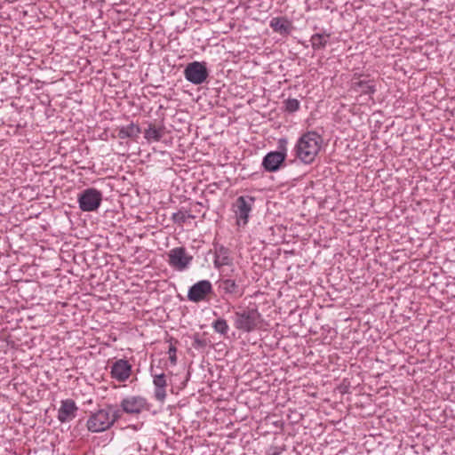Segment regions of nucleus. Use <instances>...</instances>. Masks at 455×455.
<instances>
[{"label":"nucleus","mask_w":455,"mask_h":455,"mask_svg":"<svg viewBox=\"0 0 455 455\" xmlns=\"http://www.w3.org/2000/svg\"><path fill=\"white\" fill-rule=\"evenodd\" d=\"M140 132V127L133 124V123H131L130 124L126 125V126H122L118 129V138L119 139H127V138H135L137 137Z\"/></svg>","instance_id":"f3484780"},{"label":"nucleus","mask_w":455,"mask_h":455,"mask_svg":"<svg viewBox=\"0 0 455 455\" xmlns=\"http://www.w3.org/2000/svg\"><path fill=\"white\" fill-rule=\"evenodd\" d=\"M207 345L206 340L200 339L198 335H195L193 339V347L195 348H204Z\"/></svg>","instance_id":"393cba45"},{"label":"nucleus","mask_w":455,"mask_h":455,"mask_svg":"<svg viewBox=\"0 0 455 455\" xmlns=\"http://www.w3.org/2000/svg\"><path fill=\"white\" fill-rule=\"evenodd\" d=\"M153 383L156 387H166V377L164 373L153 375Z\"/></svg>","instance_id":"5701e85b"},{"label":"nucleus","mask_w":455,"mask_h":455,"mask_svg":"<svg viewBox=\"0 0 455 455\" xmlns=\"http://www.w3.org/2000/svg\"><path fill=\"white\" fill-rule=\"evenodd\" d=\"M232 259L229 257L228 249L220 246L215 251L214 266L219 268L223 266L231 265Z\"/></svg>","instance_id":"2eb2a0df"},{"label":"nucleus","mask_w":455,"mask_h":455,"mask_svg":"<svg viewBox=\"0 0 455 455\" xmlns=\"http://www.w3.org/2000/svg\"><path fill=\"white\" fill-rule=\"evenodd\" d=\"M286 139H280L278 141L279 151L267 153L262 161V166L267 172H276L286 157Z\"/></svg>","instance_id":"20e7f679"},{"label":"nucleus","mask_w":455,"mask_h":455,"mask_svg":"<svg viewBox=\"0 0 455 455\" xmlns=\"http://www.w3.org/2000/svg\"><path fill=\"white\" fill-rule=\"evenodd\" d=\"M111 377L119 382L127 380L132 373V365L124 359L116 361L111 366Z\"/></svg>","instance_id":"9b49d317"},{"label":"nucleus","mask_w":455,"mask_h":455,"mask_svg":"<svg viewBox=\"0 0 455 455\" xmlns=\"http://www.w3.org/2000/svg\"><path fill=\"white\" fill-rule=\"evenodd\" d=\"M212 291V285L208 280H202L190 287L188 292V299L193 302L204 300Z\"/></svg>","instance_id":"1a4fd4ad"},{"label":"nucleus","mask_w":455,"mask_h":455,"mask_svg":"<svg viewBox=\"0 0 455 455\" xmlns=\"http://www.w3.org/2000/svg\"><path fill=\"white\" fill-rule=\"evenodd\" d=\"M261 322V315L256 308H246L235 313V327L244 332L257 329Z\"/></svg>","instance_id":"7ed1b4c3"},{"label":"nucleus","mask_w":455,"mask_h":455,"mask_svg":"<svg viewBox=\"0 0 455 455\" xmlns=\"http://www.w3.org/2000/svg\"><path fill=\"white\" fill-rule=\"evenodd\" d=\"M286 111L292 113L299 108V101L297 99H288L284 102Z\"/></svg>","instance_id":"4be33fe9"},{"label":"nucleus","mask_w":455,"mask_h":455,"mask_svg":"<svg viewBox=\"0 0 455 455\" xmlns=\"http://www.w3.org/2000/svg\"><path fill=\"white\" fill-rule=\"evenodd\" d=\"M184 76L190 83L201 84L206 81L209 73L204 62L194 61L186 67Z\"/></svg>","instance_id":"0eeeda50"},{"label":"nucleus","mask_w":455,"mask_h":455,"mask_svg":"<svg viewBox=\"0 0 455 455\" xmlns=\"http://www.w3.org/2000/svg\"><path fill=\"white\" fill-rule=\"evenodd\" d=\"M102 201L101 193L96 188H87L79 195V207L84 212H93L97 210Z\"/></svg>","instance_id":"39448f33"},{"label":"nucleus","mask_w":455,"mask_h":455,"mask_svg":"<svg viewBox=\"0 0 455 455\" xmlns=\"http://www.w3.org/2000/svg\"><path fill=\"white\" fill-rule=\"evenodd\" d=\"M155 397L159 402H164L166 398L165 387H156Z\"/></svg>","instance_id":"b1692460"},{"label":"nucleus","mask_w":455,"mask_h":455,"mask_svg":"<svg viewBox=\"0 0 455 455\" xmlns=\"http://www.w3.org/2000/svg\"><path fill=\"white\" fill-rule=\"evenodd\" d=\"M120 417V410L113 405H108L90 416L87 420V428L92 433L103 432L111 427Z\"/></svg>","instance_id":"f03ea898"},{"label":"nucleus","mask_w":455,"mask_h":455,"mask_svg":"<svg viewBox=\"0 0 455 455\" xmlns=\"http://www.w3.org/2000/svg\"><path fill=\"white\" fill-rule=\"evenodd\" d=\"M255 199L252 196H239L235 204L236 208L235 214L238 221H243L245 225L248 222L249 213L251 211Z\"/></svg>","instance_id":"9d476101"},{"label":"nucleus","mask_w":455,"mask_h":455,"mask_svg":"<svg viewBox=\"0 0 455 455\" xmlns=\"http://www.w3.org/2000/svg\"><path fill=\"white\" fill-rule=\"evenodd\" d=\"M194 216L186 211H179L172 214V221L179 225L182 226L188 219H193Z\"/></svg>","instance_id":"aec40b11"},{"label":"nucleus","mask_w":455,"mask_h":455,"mask_svg":"<svg viewBox=\"0 0 455 455\" xmlns=\"http://www.w3.org/2000/svg\"><path fill=\"white\" fill-rule=\"evenodd\" d=\"M177 349L173 345H171L168 350L169 360L172 364L175 365L177 363V356H176Z\"/></svg>","instance_id":"a878e982"},{"label":"nucleus","mask_w":455,"mask_h":455,"mask_svg":"<svg viewBox=\"0 0 455 455\" xmlns=\"http://www.w3.org/2000/svg\"><path fill=\"white\" fill-rule=\"evenodd\" d=\"M122 411L127 414H140L148 409L147 399L140 395H130L121 401Z\"/></svg>","instance_id":"6e6552de"},{"label":"nucleus","mask_w":455,"mask_h":455,"mask_svg":"<svg viewBox=\"0 0 455 455\" xmlns=\"http://www.w3.org/2000/svg\"><path fill=\"white\" fill-rule=\"evenodd\" d=\"M272 455H279V452H275Z\"/></svg>","instance_id":"bb28decb"},{"label":"nucleus","mask_w":455,"mask_h":455,"mask_svg":"<svg viewBox=\"0 0 455 455\" xmlns=\"http://www.w3.org/2000/svg\"><path fill=\"white\" fill-rule=\"evenodd\" d=\"M352 89L356 92L366 95H371L375 92V85L371 80H353Z\"/></svg>","instance_id":"4468645a"},{"label":"nucleus","mask_w":455,"mask_h":455,"mask_svg":"<svg viewBox=\"0 0 455 455\" xmlns=\"http://www.w3.org/2000/svg\"><path fill=\"white\" fill-rule=\"evenodd\" d=\"M322 143V137L315 132L304 133L294 147L296 157L305 164H312L320 151Z\"/></svg>","instance_id":"f257e3e1"},{"label":"nucleus","mask_w":455,"mask_h":455,"mask_svg":"<svg viewBox=\"0 0 455 455\" xmlns=\"http://www.w3.org/2000/svg\"><path fill=\"white\" fill-rule=\"evenodd\" d=\"M78 408L76 403L71 399L61 401V405L58 411V419L61 422H68L76 417Z\"/></svg>","instance_id":"f8f14e48"},{"label":"nucleus","mask_w":455,"mask_h":455,"mask_svg":"<svg viewBox=\"0 0 455 455\" xmlns=\"http://www.w3.org/2000/svg\"><path fill=\"white\" fill-rule=\"evenodd\" d=\"M269 26L275 32L281 35H289L292 28L291 23L288 20L280 17L273 18Z\"/></svg>","instance_id":"ddd939ff"},{"label":"nucleus","mask_w":455,"mask_h":455,"mask_svg":"<svg viewBox=\"0 0 455 455\" xmlns=\"http://www.w3.org/2000/svg\"><path fill=\"white\" fill-rule=\"evenodd\" d=\"M212 326L217 333H220L221 335H226L229 329L227 321L223 318H219L216 321H214Z\"/></svg>","instance_id":"412c9836"},{"label":"nucleus","mask_w":455,"mask_h":455,"mask_svg":"<svg viewBox=\"0 0 455 455\" xmlns=\"http://www.w3.org/2000/svg\"><path fill=\"white\" fill-rule=\"evenodd\" d=\"M144 137L148 141H159L163 137V131L160 128H156L155 125L150 124L145 131Z\"/></svg>","instance_id":"6ab92c4d"},{"label":"nucleus","mask_w":455,"mask_h":455,"mask_svg":"<svg viewBox=\"0 0 455 455\" xmlns=\"http://www.w3.org/2000/svg\"><path fill=\"white\" fill-rule=\"evenodd\" d=\"M220 288L228 294L235 295L237 297H241L243 295V291L239 289L238 284L232 279L220 281Z\"/></svg>","instance_id":"dca6fc26"},{"label":"nucleus","mask_w":455,"mask_h":455,"mask_svg":"<svg viewBox=\"0 0 455 455\" xmlns=\"http://www.w3.org/2000/svg\"><path fill=\"white\" fill-rule=\"evenodd\" d=\"M193 260V257L187 253L184 247H176L172 249L168 253L169 265L178 270L183 271L187 269Z\"/></svg>","instance_id":"423d86ee"},{"label":"nucleus","mask_w":455,"mask_h":455,"mask_svg":"<svg viewBox=\"0 0 455 455\" xmlns=\"http://www.w3.org/2000/svg\"><path fill=\"white\" fill-rule=\"evenodd\" d=\"M330 38L329 34H315L311 36L310 42L315 50L323 49L326 46Z\"/></svg>","instance_id":"a211bd4d"}]
</instances>
